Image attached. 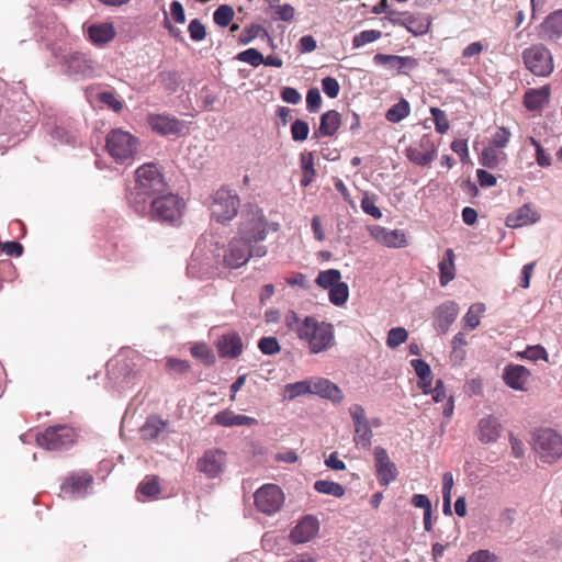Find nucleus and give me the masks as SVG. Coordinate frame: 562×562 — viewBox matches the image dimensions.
<instances>
[{
  "instance_id": "052dcab7",
  "label": "nucleus",
  "mask_w": 562,
  "mask_h": 562,
  "mask_svg": "<svg viewBox=\"0 0 562 562\" xmlns=\"http://www.w3.org/2000/svg\"><path fill=\"white\" fill-rule=\"evenodd\" d=\"M322 89L327 97L334 99L338 95L340 86L336 78L325 77L322 80Z\"/></svg>"
},
{
  "instance_id": "de8ad7c7",
  "label": "nucleus",
  "mask_w": 562,
  "mask_h": 562,
  "mask_svg": "<svg viewBox=\"0 0 562 562\" xmlns=\"http://www.w3.org/2000/svg\"><path fill=\"white\" fill-rule=\"evenodd\" d=\"M285 392L289 394L290 400L305 394H311V380L286 384Z\"/></svg>"
},
{
  "instance_id": "69168bd1",
  "label": "nucleus",
  "mask_w": 562,
  "mask_h": 562,
  "mask_svg": "<svg viewBox=\"0 0 562 562\" xmlns=\"http://www.w3.org/2000/svg\"><path fill=\"white\" fill-rule=\"evenodd\" d=\"M510 137V132L506 127H498L492 138V144L497 148H504Z\"/></svg>"
},
{
  "instance_id": "f704fd0d",
  "label": "nucleus",
  "mask_w": 562,
  "mask_h": 562,
  "mask_svg": "<svg viewBox=\"0 0 562 562\" xmlns=\"http://www.w3.org/2000/svg\"><path fill=\"white\" fill-rule=\"evenodd\" d=\"M256 37L266 38L268 42L272 43V37L267 32V30L260 24H252L249 27H246L239 34V43L243 45H247L252 42Z\"/></svg>"
},
{
  "instance_id": "6ab92c4d",
  "label": "nucleus",
  "mask_w": 562,
  "mask_h": 562,
  "mask_svg": "<svg viewBox=\"0 0 562 562\" xmlns=\"http://www.w3.org/2000/svg\"><path fill=\"white\" fill-rule=\"evenodd\" d=\"M502 378L508 387L516 391H525L530 378V371L521 364L509 363L503 369Z\"/></svg>"
},
{
  "instance_id": "72a5a7b5",
  "label": "nucleus",
  "mask_w": 562,
  "mask_h": 562,
  "mask_svg": "<svg viewBox=\"0 0 562 562\" xmlns=\"http://www.w3.org/2000/svg\"><path fill=\"white\" fill-rule=\"evenodd\" d=\"M389 21L391 23H393L394 25L404 26L408 32H411L415 36L423 35L428 32L429 24L425 23L412 15H408L405 19H392L390 16Z\"/></svg>"
},
{
  "instance_id": "bb28decb",
  "label": "nucleus",
  "mask_w": 562,
  "mask_h": 562,
  "mask_svg": "<svg viewBox=\"0 0 562 562\" xmlns=\"http://www.w3.org/2000/svg\"><path fill=\"white\" fill-rule=\"evenodd\" d=\"M540 218V215L529 204H524L515 212L506 217V225L508 227L517 228L529 224H535Z\"/></svg>"
},
{
  "instance_id": "603ef678",
  "label": "nucleus",
  "mask_w": 562,
  "mask_h": 562,
  "mask_svg": "<svg viewBox=\"0 0 562 562\" xmlns=\"http://www.w3.org/2000/svg\"><path fill=\"white\" fill-rule=\"evenodd\" d=\"M519 357L526 358L531 361L544 360L548 361V352L541 345L527 347L522 352L518 353Z\"/></svg>"
},
{
  "instance_id": "a18cd8bd",
  "label": "nucleus",
  "mask_w": 562,
  "mask_h": 562,
  "mask_svg": "<svg viewBox=\"0 0 562 562\" xmlns=\"http://www.w3.org/2000/svg\"><path fill=\"white\" fill-rule=\"evenodd\" d=\"M234 10L228 4H221L213 13L214 22L222 27L227 26L233 18H234Z\"/></svg>"
},
{
  "instance_id": "79ce46f5",
  "label": "nucleus",
  "mask_w": 562,
  "mask_h": 562,
  "mask_svg": "<svg viewBox=\"0 0 562 562\" xmlns=\"http://www.w3.org/2000/svg\"><path fill=\"white\" fill-rule=\"evenodd\" d=\"M329 290V301L336 306L344 305L349 297V286L345 282H338Z\"/></svg>"
},
{
  "instance_id": "c756f323",
  "label": "nucleus",
  "mask_w": 562,
  "mask_h": 562,
  "mask_svg": "<svg viewBox=\"0 0 562 562\" xmlns=\"http://www.w3.org/2000/svg\"><path fill=\"white\" fill-rule=\"evenodd\" d=\"M374 237L387 247L401 248L407 245L406 235L400 229L376 228Z\"/></svg>"
},
{
  "instance_id": "f257e3e1",
  "label": "nucleus",
  "mask_w": 562,
  "mask_h": 562,
  "mask_svg": "<svg viewBox=\"0 0 562 562\" xmlns=\"http://www.w3.org/2000/svg\"><path fill=\"white\" fill-rule=\"evenodd\" d=\"M166 190L167 183L157 165L144 164L135 171V184L127 194L128 205L135 213L145 215L151 200Z\"/></svg>"
},
{
  "instance_id": "c9c22d12",
  "label": "nucleus",
  "mask_w": 562,
  "mask_h": 562,
  "mask_svg": "<svg viewBox=\"0 0 562 562\" xmlns=\"http://www.w3.org/2000/svg\"><path fill=\"white\" fill-rule=\"evenodd\" d=\"M372 437L373 432L369 422L355 426L353 441L357 447L369 449L372 443Z\"/></svg>"
},
{
  "instance_id": "7c9ffc66",
  "label": "nucleus",
  "mask_w": 562,
  "mask_h": 562,
  "mask_svg": "<svg viewBox=\"0 0 562 562\" xmlns=\"http://www.w3.org/2000/svg\"><path fill=\"white\" fill-rule=\"evenodd\" d=\"M88 34L93 44L103 45L111 42L116 32L112 23H100L90 25Z\"/></svg>"
},
{
  "instance_id": "bf43d9fd",
  "label": "nucleus",
  "mask_w": 562,
  "mask_h": 562,
  "mask_svg": "<svg viewBox=\"0 0 562 562\" xmlns=\"http://www.w3.org/2000/svg\"><path fill=\"white\" fill-rule=\"evenodd\" d=\"M411 366L414 369L419 380L425 381L431 375L430 366L423 359L411 360Z\"/></svg>"
},
{
  "instance_id": "6e6d98bb",
  "label": "nucleus",
  "mask_w": 562,
  "mask_h": 562,
  "mask_svg": "<svg viewBox=\"0 0 562 562\" xmlns=\"http://www.w3.org/2000/svg\"><path fill=\"white\" fill-rule=\"evenodd\" d=\"M361 209L366 214L372 216L374 220H380L382 217L381 210L375 205L374 196L364 194L361 200Z\"/></svg>"
},
{
  "instance_id": "5fc2aeb1",
  "label": "nucleus",
  "mask_w": 562,
  "mask_h": 562,
  "mask_svg": "<svg viewBox=\"0 0 562 562\" xmlns=\"http://www.w3.org/2000/svg\"><path fill=\"white\" fill-rule=\"evenodd\" d=\"M430 113L435 121L436 132L445 134L449 130V121L445 111L439 108H430Z\"/></svg>"
},
{
  "instance_id": "13d9d810",
  "label": "nucleus",
  "mask_w": 562,
  "mask_h": 562,
  "mask_svg": "<svg viewBox=\"0 0 562 562\" xmlns=\"http://www.w3.org/2000/svg\"><path fill=\"white\" fill-rule=\"evenodd\" d=\"M188 31L191 40L200 42L205 38L206 30L203 23L199 19H193L188 26Z\"/></svg>"
},
{
  "instance_id": "f03ea898",
  "label": "nucleus",
  "mask_w": 562,
  "mask_h": 562,
  "mask_svg": "<svg viewBox=\"0 0 562 562\" xmlns=\"http://www.w3.org/2000/svg\"><path fill=\"white\" fill-rule=\"evenodd\" d=\"M297 338L308 344L311 353H319L333 347L335 342L334 327L326 322H318L306 316L297 329Z\"/></svg>"
},
{
  "instance_id": "0eeeda50",
  "label": "nucleus",
  "mask_w": 562,
  "mask_h": 562,
  "mask_svg": "<svg viewBox=\"0 0 562 562\" xmlns=\"http://www.w3.org/2000/svg\"><path fill=\"white\" fill-rule=\"evenodd\" d=\"M239 205L238 194L223 186L212 195L211 214L217 222H229L237 215Z\"/></svg>"
},
{
  "instance_id": "a878e982",
  "label": "nucleus",
  "mask_w": 562,
  "mask_h": 562,
  "mask_svg": "<svg viewBox=\"0 0 562 562\" xmlns=\"http://www.w3.org/2000/svg\"><path fill=\"white\" fill-rule=\"evenodd\" d=\"M341 125V115L336 110L326 111L321 115L318 130L313 133V138L330 137L336 134Z\"/></svg>"
},
{
  "instance_id": "8fccbe9b",
  "label": "nucleus",
  "mask_w": 562,
  "mask_h": 562,
  "mask_svg": "<svg viewBox=\"0 0 562 562\" xmlns=\"http://www.w3.org/2000/svg\"><path fill=\"white\" fill-rule=\"evenodd\" d=\"M236 59L243 63H247L252 67H258L262 64L263 56L256 48H248L238 53Z\"/></svg>"
},
{
  "instance_id": "09e8293b",
  "label": "nucleus",
  "mask_w": 562,
  "mask_h": 562,
  "mask_svg": "<svg viewBox=\"0 0 562 562\" xmlns=\"http://www.w3.org/2000/svg\"><path fill=\"white\" fill-rule=\"evenodd\" d=\"M308 133L310 126L307 122L301 119H296L291 124V137L294 142H304L305 139H307Z\"/></svg>"
},
{
  "instance_id": "f8f14e48",
  "label": "nucleus",
  "mask_w": 562,
  "mask_h": 562,
  "mask_svg": "<svg viewBox=\"0 0 562 562\" xmlns=\"http://www.w3.org/2000/svg\"><path fill=\"white\" fill-rule=\"evenodd\" d=\"M254 497L257 509L268 516L278 513L284 504V494L276 484L262 485Z\"/></svg>"
},
{
  "instance_id": "ddd939ff",
  "label": "nucleus",
  "mask_w": 562,
  "mask_h": 562,
  "mask_svg": "<svg viewBox=\"0 0 562 562\" xmlns=\"http://www.w3.org/2000/svg\"><path fill=\"white\" fill-rule=\"evenodd\" d=\"M226 464V453L221 449H209L198 460L196 469L209 479H215L223 473Z\"/></svg>"
},
{
  "instance_id": "49530a36",
  "label": "nucleus",
  "mask_w": 562,
  "mask_h": 562,
  "mask_svg": "<svg viewBox=\"0 0 562 562\" xmlns=\"http://www.w3.org/2000/svg\"><path fill=\"white\" fill-rule=\"evenodd\" d=\"M408 338V333L403 327L391 328L387 333L386 345L389 348H396L404 344Z\"/></svg>"
},
{
  "instance_id": "c03bdc74",
  "label": "nucleus",
  "mask_w": 562,
  "mask_h": 562,
  "mask_svg": "<svg viewBox=\"0 0 562 562\" xmlns=\"http://www.w3.org/2000/svg\"><path fill=\"white\" fill-rule=\"evenodd\" d=\"M138 492L147 497H156L160 493V486L158 482V477L146 476L143 482L138 485Z\"/></svg>"
},
{
  "instance_id": "2eb2a0df",
  "label": "nucleus",
  "mask_w": 562,
  "mask_h": 562,
  "mask_svg": "<svg viewBox=\"0 0 562 562\" xmlns=\"http://www.w3.org/2000/svg\"><path fill=\"white\" fill-rule=\"evenodd\" d=\"M147 123L153 132L161 136L179 135L184 128L182 121L166 114H148Z\"/></svg>"
},
{
  "instance_id": "680f3d73",
  "label": "nucleus",
  "mask_w": 562,
  "mask_h": 562,
  "mask_svg": "<svg viewBox=\"0 0 562 562\" xmlns=\"http://www.w3.org/2000/svg\"><path fill=\"white\" fill-rule=\"evenodd\" d=\"M497 557L486 549H481L471 553L467 562H496Z\"/></svg>"
},
{
  "instance_id": "58836bf2",
  "label": "nucleus",
  "mask_w": 562,
  "mask_h": 562,
  "mask_svg": "<svg viewBox=\"0 0 562 562\" xmlns=\"http://www.w3.org/2000/svg\"><path fill=\"white\" fill-rule=\"evenodd\" d=\"M314 490L321 494L341 497L345 495V487L334 481L317 480L314 483Z\"/></svg>"
},
{
  "instance_id": "338daca9",
  "label": "nucleus",
  "mask_w": 562,
  "mask_h": 562,
  "mask_svg": "<svg viewBox=\"0 0 562 562\" xmlns=\"http://www.w3.org/2000/svg\"><path fill=\"white\" fill-rule=\"evenodd\" d=\"M281 98L284 102L290 104H297L302 100L301 93L297 89L292 87H284L281 91Z\"/></svg>"
},
{
  "instance_id": "423d86ee",
  "label": "nucleus",
  "mask_w": 562,
  "mask_h": 562,
  "mask_svg": "<svg viewBox=\"0 0 562 562\" xmlns=\"http://www.w3.org/2000/svg\"><path fill=\"white\" fill-rule=\"evenodd\" d=\"M267 255V247L252 245L241 237L233 238L224 255V263L232 269L244 266L251 257L261 258Z\"/></svg>"
},
{
  "instance_id": "1a4fd4ad",
  "label": "nucleus",
  "mask_w": 562,
  "mask_h": 562,
  "mask_svg": "<svg viewBox=\"0 0 562 562\" xmlns=\"http://www.w3.org/2000/svg\"><path fill=\"white\" fill-rule=\"evenodd\" d=\"M61 71L74 80L92 78L97 72L95 64L86 54L70 52L60 59Z\"/></svg>"
},
{
  "instance_id": "9b49d317",
  "label": "nucleus",
  "mask_w": 562,
  "mask_h": 562,
  "mask_svg": "<svg viewBox=\"0 0 562 562\" xmlns=\"http://www.w3.org/2000/svg\"><path fill=\"white\" fill-rule=\"evenodd\" d=\"M526 68L535 76L547 77L553 71L551 52L543 45H532L522 52Z\"/></svg>"
},
{
  "instance_id": "7ed1b4c3",
  "label": "nucleus",
  "mask_w": 562,
  "mask_h": 562,
  "mask_svg": "<svg viewBox=\"0 0 562 562\" xmlns=\"http://www.w3.org/2000/svg\"><path fill=\"white\" fill-rule=\"evenodd\" d=\"M139 139L121 128L110 131L105 139L109 155L121 165H131L138 154Z\"/></svg>"
},
{
  "instance_id": "dca6fc26",
  "label": "nucleus",
  "mask_w": 562,
  "mask_h": 562,
  "mask_svg": "<svg viewBox=\"0 0 562 562\" xmlns=\"http://www.w3.org/2000/svg\"><path fill=\"white\" fill-rule=\"evenodd\" d=\"M319 530V521L313 515H306L297 521L290 532V540L295 544L311 541Z\"/></svg>"
},
{
  "instance_id": "4be33fe9",
  "label": "nucleus",
  "mask_w": 562,
  "mask_h": 562,
  "mask_svg": "<svg viewBox=\"0 0 562 562\" xmlns=\"http://www.w3.org/2000/svg\"><path fill=\"white\" fill-rule=\"evenodd\" d=\"M311 394L318 395L334 403L341 402L344 397L338 385L325 378L311 379Z\"/></svg>"
},
{
  "instance_id": "f3484780",
  "label": "nucleus",
  "mask_w": 562,
  "mask_h": 562,
  "mask_svg": "<svg viewBox=\"0 0 562 562\" xmlns=\"http://www.w3.org/2000/svg\"><path fill=\"white\" fill-rule=\"evenodd\" d=\"M373 63L379 66H385L391 70H396L401 75H408L409 70H413L418 66V61L414 57L381 53L373 56Z\"/></svg>"
},
{
  "instance_id": "6e6552de",
  "label": "nucleus",
  "mask_w": 562,
  "mask_h": 562,
  "mask_svg": "<svg viewBox=\"0 0 562 562\" xmlns=\"http://www.w3.org/2000/svg\"><path fill=\"white\" fill-rule=\"evenodd\" d=\"M532 446L543 462L553 463L562 457V437L552 429H538Z\"/></svg>"
},
{
  "instance_id": "20e7f679",
  "label": "nucleus",
  "mask_w": 562,
  "mask_h": 562,
  "mask_svg": "<svg viewBox=\"0 0 562 562\" xmlns=\"http://www.w3.org/2000/svg\"><path fill=\"white\" fill-rule=\"evenodd\" d=\"M238 236L252 245L266 239L267 221L260 207L251 203L241 207Z\"/></svg>"
},
{
  "instance_id": "2f4dec72",
  "label": "nucleus",
  "mask_w": 562,
  "mask_h": 562,
  "mask_svg": "<svg viewBox=\"0 0 562 562\" xmlns=\"http://www.w3.org/2000/svg\"><path fill=\"white\" fill-rule=\"evenodd\" d=\"M438 268L440 285L446 286L456 277L454 252L452 249L448 248L446 250L443 258L438 265Z\"/></svg>"
},
{
  "instance_id": "864d4df0",
  "label": "nucleus",
  "mask_w": 562,
  "mask_h": 562,
  "mask_svg": "<svg viewBox=\"0 0 562 562\" xmlns=\"http://www.w3.org/2000/svg\"><path fill=\"white\" fill-rule=\"evenodd\" d=\"M259 350L267 356H273L280 351V345L276 337H262L258 341Z\"/></svg>"
},
{
  "instance_id": "9d476101",
  "label": "nucleus",
  "mask_w": 562,
  "mask_h": 562,
  "mask_svg": "<svg viewBox=\"0 0 562 562\" xmlns=\"http://www.w3.org/2000/svg\"><path fill=\"white\" fill-rule=\"evenodd\" d=\"M36 442L50 451L68 449L75 442V431L67 425L50 426L36 436Z\"/></svg>"
},
{
  "instance_id": "5701e85b",
  "label": "nucleus",
  "mask_w": 562,
  "mask_h": 562,
  "mask_svg": "<svg viewBox=\"0 0 562 562\" xmlns=\"http://www.w3.org/2000/svg\"><path fill=\"white\" fill-rule=\"evenodd\" d=\"M221 358L235 359L243 352V341L237 333H227L217 339L216 344Z\"/></svg>"
},
{
  "instance_id": "aec40b11",
  "label": "nucleus",
  "mask_w": 562,
  "mask_h": 562,
  "mask_svg": "<svg viewBox=\"0 0 562 562\" xmlns=\"http://www.w3.org/2000/svg\"><path fill=\"white\" fill-rule=\"evenodd\" d=\"M459 305L454 301H446L435 310V324L439 333L446 334L459 315Z\"/></svg>"
},
{
  "instance_id": "4c0bfd02",
  "label": "nucleus",
  "mask_w": 562,
  "mask_h": 562,
  "mask_svg": "<svg viewBox=\"0 0 562 562\" xmlns=\"http://www.w3.org/2000/svg\"><path fill=\"white\" fill-rule=\"evenodd\" d=\"M191 355L206 367H212L216 361L214 351L204 342L192 346Z\"/></svg>"
},
{
  "instance_id": "ea45409f",
  "label": "nucleus",
  "mask_w": 562,
  "mask_h": 562,
  "mask_svg": "<svg viewBox=\"0 0 562 562\" xmlns=\"http://www.w3.org/2000/svg\"><path fill=\"white\" fill-rule=\"evenodd\" d=\"M485 312L483 303L472 304L463 316L464 327L473 330L480 325L481 315Z\"/></svg>"
},
{
  "instance_id": "c85d7f7f",
  "label": "nucleus",
  "mask_w": 562,
  "mask_h": 562,
  "mask_svg": "<svg viewBox=\"0 0 562 562\" xmlns=\"http://www.w3.org/2000/svg\"><path fill=\"white\" fill-rule=\"evenodd\" d=\"M550 86H543L538 89H528L524 94V105L529 111H539L544 104L549 103Z\"/></svg>"
},
{
  "instance_id": "774afa93",
  "label": "nucleus",
  "mask_w": 562,
  "mask_h": 562,
  "mask_svg": "<svg viewBox=\"0 0 562 562\" xmlns=\"http://www.w3.org/2000/svg\"><path fill=\"white\" fill-rule=\"evenodd\" d=\"M277 18L274 20H281L290 22L294 18V8L291 4H281L276 7Z\"/></svg>"
},
{
  "instance_id": "b1692460",
  "label": "nucleus",
  "mask_w": 562,
  "mask_h": 562,
  "mask_svg": "<svg viewBox=\"0 0 562 562\" xmlns=\"http://www.w3.org/2000/svg\"><path fill=\"white\" fill-rule=\"evenodd\" d=\"M562 36V9L549 14L540 24L539 37L546 41H558Z\"/></svg>"
},
{
  "instance_id": "39448f33",
  "label": "nucleus",
  "mask_w": 562,
  "mask_h": 562,
  "mask_svg": "<svg viewBox=\"0 0 562 562\" xmlns=\"http://www.w3.org/2000/svg\"><path fill=\"white\" fill-rule=\"evenodd\" d=\"M183 206L184 203L181 198L166 190L165 193L151 200L149 210L144 216H148L156 222L173 225L180 220Z\"/></svg>"
},
{
  "instance_id": "393cba45",
  "label": "nucleus",
  "mask_w": 562,
  "mask_h": 562,
  "mask_svg": "<svg viewBox=\"0 0 562 562\" xmlns=\"http://www.w3.org/2000/svg\"><path fill=\"white\" fill-rule=\"evenodd\" d=\"M420 147L424 149L422 150L420 148L413 146L408 147L406 149V157L413 164L425 167L434 160L436 147L429 139H422Z\"/></svg>"
},
{
  "instance_id": "4d7b16f0",
  "label": "nucleus",
  "mask_w": 562,
  "mask_h": 562,
  "mask_svg": "<svg viewBox=\"0 0 562 562\" xmlns=\"http://www.w3.org/2000/svg\"><path fill=\"white\" fill-rule=\"evenodd\" d=\"M322 104V95L317 88H311L306 94V109L311 113L319 110Z\"/></svg>"
},
{
  "instance_id": "3c124183",
  "label": "nucleus",
  "mask_w": 562,
  "mask_h": 562,
  "mask_svg": "<svg viewBox=\"0 0 562 562\" xmlns=\"http://www.w3.org/2000/svg\"><path fill=\"white\" fill-rule=\"evenodd\" d=\"M98 100L115 113H120L123 109V101L117 99L116 95L111 91L100 92L98 94Z\"/></svg>"
},
{
  "instance_id": "cd10ccee",
  "label": "nucleus",
  "mask_w": 562,
  "mask_h": 562,
  "mask_svg": "<svg viewBox=\"0 0 562 562\" xmlns=\"http://www.w3.org/2000/svg\"><path fill=\"white\" fill-rule=\"evenodd\" d=\"M213 420L215 424L223 427H234V426H254L257 425V419L250 416L235 414L231 409H224L218 412Z\"/></svg>"
},
{
  "instance_id": "a211bd4d",
  "label": "nucleus",
  "mask_w": 562,
  "mask_h": 562,
  "mask_svg": "<svg viewBox=\"0 0 562 562\" xmlns=\"http://www.w3.org/2000/svg\"><path fill=\"white\" fill-rule=\"evenodd\" d=\"M92 476L87 472L72 473L61 484V492L70 498H80L87 494Z\"/></svg>"
},
{
  "instance_id": "a19ab883",
  "label": "nucleus",
  "mask_w": 562,
  "mask_h": 562,
  "mask_svg": "<svg viewBox=\"0 0 562 562\" xmlns=\"http://www.w3.org/2000/svg\"><path fill=\"white\" fill-rule=\"evenodd\" d=\"M341 273L337 269L321 271L315 280L316 284L323 289H330L340 282Z\"/></svg>"
},
{
  "instance_id": "4468645a",
  "label": "nucleus",
  "mask_w": 562,
  "mask_h": 562,
  "mask_svg": "<svg viewBox=\"0 0 562 562\" xmlns=\"http://www.w3.org/2000/svg\"><path fill=\"white\" fill-rule=\"evenodd\" d=\"M374 467L380 485L387 486L396 480L397 468L391 461L387 451L381 446L374 448Z\"/></svg>"
},
{
  "instance_id": "473e14b6",
  "label": "nucleus",
  "mask_w": 562,
  "mask_h": 562,
  "mask_svg": "<svg viewBox=\"0 0 562 562\" xmlns=\"http://www.w3.org/2000/svg\"><path fill=\"white\" fill-rule=\"evenodd\" d=\"M167 427V422L159 417L151 416L140 428V435L145 440L156 439Z\"/></svg>"
},
{
  "instance_id": "0e129e2a",
  "label": "nucleus",
  "mask_w": 562,
  "mask_h": 562,
  "mask_svg": "<svg viewBox=\"0 0 562 562\" xmlns=\"http://www.w3.org/2000/svg\"><path fill=\"white\" fill-rule=\"evenodd\" d=\"M159 77L169 91H176L179 86V76L176 71H162Z\"/></svg>"
},
{
  "instance_id": "e2e57ef3",
  "label": "nucleus",
  "mask_w": 562,
  "mask_h": 562,
  "mask_svg": "<svg viewBox=\"0 0 562 562\" xmlns=\"http://www.w3.org/2000/svg\"><path fill=\"white\" fill-rule=\"evenodd\" d=\"M480 162L490 169L495 168L498 165L496 151L493 148H484L480 157Z\"/></svg>"
},
{
  "instance_id": "412c9836",
  "label": "nucleus",
  "mask_w": 562,
  "mask_h": 562,
  "mask_svg": "<svg viewBox=\"0 0 562 562\" xmlns=\"http://www.w3.org/2000/svg\"><path fill=\"white\" fill-rule=\"evenodd\" d=\"M502 431L503 426L501 422L493 415L484 416L477 423V439L483 443L496 442Z\"/></svg>"
},
{
  "instance_id": "37998d69",
  "label": "nucleus",
  "mask_w": 562,
  "mask_h": 562,
  "mask_svg": "<svg viewBox=\"0 0 562 562\" xmlns=\"http://www.w3.org/2000/svg\"><path fill=\"white\" fill-rule=\"evenodd\" d=\"M382 36V32L379 30H364L352 38L353 48H360L366 44L373 43Z\"/></svg>"
},
{
  "instance_id": "e433bc0d",
  "label": "nucleus",
  "mask_w": 562,
  "mask_h": 562,
  "mask_svg": "<svg viewBox=\"0 0 562 562\" xmlns=\"http://www.w3.org/2000/svg\"><path fill=\"white\" fill-rule=\"evenodd\" d=\"M411 108L407 100L402 98L397 103L392 105L385 113V119L392 123H398L409 115Z\"/></svg>"
}]
</instances>
